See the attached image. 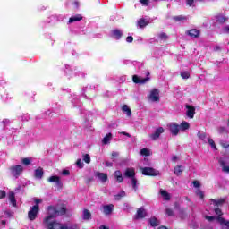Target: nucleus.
Returning a JSON list of instances; mask_svg holds the SVG:
<instances>
[{
    "instance_id": "1",
    "label": "nucleus",
    "mask_w": 229,
    "mask_h": 229,
    "mask_svg": "<svg viewBox=\"0 0 229 229\" xmlns=\"http://www.w3.org/2000/svg\"><path fill=\"white\" fill-rule=\"evenodd\" d=\"M48 216L43 220V225L47 229H80L77 225L67 226L66 225L60 224L55 221V217L57 216H64L65 214V208H62L60 210L53 206L47 208Z\"/></svg>"
},
{
    "instance_id": "2",
    "label": "nucleus",
    "mask_w": 229,
    "mask_h": 229,
    "mask_svg": "<svg viewBox=\"0 0 229 229\" xmlns=\"http://www.w3.org/2000/svg\"><path fill=\"white\" fill-rule=\"evenodd\" d=\"M38 212H40V207L38 205L30 207V209L28 212V218L30 221H35L38 216Z\"/></svg>"
},
{
    "instance_id": "3",
    "label": "nucleus",
    "mask_w": 229,
    "mask_h": 229,
    "mask_svg": "<svg viewBox=\"0 0 229 229\" xmlns=\"http://www.w3.org/2000/svg\"><path fill=\"white\" fill-rule=\"evenodd\" d=\"M12 176L14 178H19L20 174H22L24 167L21 165H13L10 167Z\"/></svg>"
},
{
    "instance_id": "4",
    "label": "nucleus",
    "mask_w": 229,
    "mask_h": 229,
    "mask_svg": "<svg viewBox=\"0 0 229 229\" xmlns=\"http://www.w3.org/2000/svg\"><path fill=\"white\" fill-rule=\"evenodd\" d=\"M141 173L145 176H158V174H160V172H158V170H156V169L151 168V167H143V168H141Z\"/></svg>"
},
{
    "instance_id": "5",
    "label": "nucleus",
    "mask_w": 229,
    "mask_h": 229,
    "mask_svg": "<svg viewBox=\"0 0 229 229\" xmlns=\"http://www.w3.org/2000/svg\"><path fill=\"white\" fill-rule=\"evenodd\" d=\"M148 99L152 101V103H158V101H160V91L158 89H152Z\"/></svg>"
},
{
    "instance_id": "6",
    "label": "nucleus",
    "mask_w": 229,
    "mask_h": 229,
    "mask_svg": "<svg viewBox=\"0 0 229 229\" xmlns=\"http://www.w3.org/2000/svg\"><path fill=\"white\" fill-rule=\"evenodd\" d=\"M186 115L189 119H194V114H196V107L194 106L186 105Z\"/></svg>"
},
{
    "instance_id": "7",
    "label": "nucleus",
    "mask_w": 229,
    "mask_h": 229,
    "mask_svg": "<svg viewBox=\"0 0 229 229\" xmlns=\"http://www.w3.org/2000/svg\"><path fill=\"white\" fill-rule=\"evenodd\" d=\"M218 163L220 164V167H222V172L229 174V164L226 159L220 158L218 160Z\"/></svg>"
},
{
    "instance_id": "8",
    "label": "nucleus",
    "mask_w": 229,
    "mask_h": 229,
    "mask_svg": "<svg viewBox=\"0 0 229 229\" xmlns=\"http://www.w3.org/2000/svg\"><path fill=\"white\" fill-rule=\"evenodd\" d=\"M165 130L163 127L157 128L154 133L150 134L149 137L152 140H157V139H160V135L164 133Z\"/></svg>"
},
{
    "instance_id": "9",
    "label": "nucleus",
    "mask_w": 229,
    "mask_h": 229,
    "mask_svg": "<svg viewBox=\"0 0 229 229\" xmlns=\"http://www.w3.org/2000/svg\"><path fill=\"white\" fill-rule=\"evenodd\" d=\"M132 80H133L134 83H139L140 85H144V83H148V81H149V77L142 78V77L134 75L132 77Z\"/></svg>"
},
{
    "instance_id": "10",
    "label": "nucleus",
    "mask_w": 229,
    "mask_h": 229,
    "mask_svg": "<svg viewBox=\"0 0 229 229\" xmlns=\"http://www.w3.org/2000/svg\"><path fill=\"white\" fill-rule=\"evenodd\" d=\"M147 216L148 213L146 212V209H144V208H140L137 210L134 219H144Z\"/></svg>"
},
{
    "instance_id": "11",
    "label": "nucleus",
    "mask_w": 229,
    "mask_h": 229,
    "mask_svg": "<svg viewBox=\"0 0 229 229\" xmlns=\"http://www.w3.org/2000/svg\"><path fill=\"white\" fill-rule=\"evenodd\" d=\"M95 176L98 178L102 183H106V182H108V175L105 173L96 172Z\"/></svg>"
},
{
    "instance_id": "12",
    "label": "nucleus",
    "mask_w": 229,
    "mask_h": 229,
    "mask_svg": "<svg viewBox=\"0 0 229 229\" xmlns=\"http://www.w3.org/2000/svg\"><path fill=\"white\" fill-rule=\"evenodd\" d=\"M169 130H170L172 135H178V133H180V125H178L176 123H170Z\"/></svg>"
},
{
    "instance_id": "13",
    "label": "nucleus",
    "mask_w": 229,
    "mask_h": 229,
    "mask_svg": "<svg viewBox=\"0 0 229 229\" xmlns=\"http://www.w3.org/2000/svg\"><path fill=\"white\" fill-rule=\"evenodd\" d=\"M34 177L38 180H42L44 178V168L38 167L34 171Z\"/></svg>"
},
{
    "instance_id": "14",
    "label": "nucleus",
    "mask_w": 229,
    "mask_h": 229,
    "mask_svg": "<svg viewBox=\"0 0 229 229\" xmlns=\"http://www.w3.org/2000/svg\"><path fill=\"white\" fill-rule=\"evenodd\" d=\"M216 220L221 225L222 228L229 229V221L225 219L224 217L217 216Z\"/></svg>"
},
{
    "instance_id": "15",
    "label": "nucleus",
    "mask_w": 229,
    "mask_h": 229,
    "mask_svg": "<svg viewBox=\"0 0 229 229\" xmlns=\"http://www.w3.org/2000/svg\"><path fill=\"white\" fill-rule=\"evenodd\" d=\"M124 176L126 178H131V180L132 178H135V169L133 168H127L124 172Z\"/></svg>"
},
{
    "instance_id": "16",
    "label": "nucleus",
    "mask_w": 229,
    "mask_h": 229,
    "mask_svg": "<svg viewBox=\"0 0 229 229\" xmlns=\"http://www.w3.org/2000/svg\"><path fill=\"white\" fill-rule=\"evenodd\" d=\"M103 210L106 216H110V214L114 212V205L113 204L106 205L103 207Z\"/></svg>"
},
{
    "instance_id": "17",
    "label": "nucleus",
    "mask_w": 229,
    "mask_h": 229,
    "mask_svg": "<svg viewBox=\"0 0 229 229\" xmlns=\"http://www.w3.org/2000/svg\"><path fill=\"white\" fill-rule=\"evenodd\" d=\"M82 219L84 221H90V219H92V214L89 209H84L82 211Z\"/></svg>"
},
{
    "instance_id": "18",
    "label": "nucleus",
    "mask_w": 229,
    "mask_h": 229,
    "mask_svg": "<svg viewBox=\"0 0 229 229\" xmlns=\"http://www.w3.org/2000/svg\"><path fill=\"white\" fill-rule=\"evenodd\" d=\"M112 37L116 40H119L123 37V31L118 29L112 30Z\"/></svg>"
},
{
    "instance_id": "19",
    "label": "nucleus",
    "mask_w": 229,
    "mask_h": 229,
    "mask_svg": "<svg viewBox=\"0 0 229 229\" xmlns=\"http://www.w3.org/2000/svg\"><path fill=\"white\" fill-rule=\"evenodd\" d=\"M174 21H175V22H187V21H189V16H183V15L174 16Z\"/></svg>"
},
{
    "instance_id": "20",
    "label": "nucleus",
    "mask_w": 229,
    "mask_h": 229,
    "mask_svg": "<svg viewBox=\"0 0 229 229\" xmlns=\"http://www.w3.org/2000/svg\"><path fill=\"white\" fill-rule=\"evenodd\" d=\"M9 201L12 203L13 207H17V200H15V193L9 192L8 194Z\"/></svg>"
},
{
    "instance_id": "21",
    "label": "nucleus",
    "mask_w": 229,
    "mask_h": 229,
    "mask_svg": "<svg viewBox=\"0 0 229 229\" xmlns=\"http://www.w3.org/2000/svg\"><path fill=\"white\" fill-rule=\"evenodd\" d=\"M183 169H185L183 165H177L174 168V173L176 174V176H180L182 175V173H183Z\"/></svg>"
},
{
    "instance_id": "22",
    "label": "nucleus",
    "mask_w": 229,
    "mask_h": 229,
    "mask_svg": "<svg viewBox=\"0 0 229 229\" xmlns=\"http://www.w3.org/2000/svg\"><path fill=\"white\" fill-rule=\"evenodd\" d=\"M48 182L50 183H56V185H62V182H60V177L58 176H51L48 178Z\"/></svg>"
},
{
    "instance_id": "23",
    "label": "nucleus",
    "mask_w": 229,
    "mask_h": 229,
    "mask_svg": "<svg viewBox=\"0 0 229 229\" xmlns=\"http://www.w3.org/2000/svg\"><path fill=\"white\" fill-rule=\"evenodd\" d=\"M188 35L190 37H192L193 38H197V37H199V30H198L196 29L190 30L188 31Z\"/></svg>"
},
{
    "instance_id": "24",
    "label": "nucleus",
    "mask_w": 229,
    "mask_h": 229,
    "mask_svg": "<svg viewBox=\"0 0 229 229\" xmlns=\"http://www.w3.org/2000/svg\"><path fill=\"white\" fill-rule=\"evenodd\" d=\"M110 140H112V133H108L106 134L104 139L102 140V144H104L105 146H106V144L110 143Z\"/></svg>"
},
{
    "instance_id": "25",
    "label": "nucleus",
    "mask_w": 229,
    "mask_h": 229,
    "mask_svg": "<svg viewBox=\"0 0 229 229\" xmlns=\"http://www.w3.org/2000/svg\"><path fill=\"white\" fill-rule=\"evenodd\" d=\"M122 110L126 114L127 117H131V109H130L128 105H123Z\"/></svg>"
},
{
    "instance_id": "26",
    "label": "nucleus",
    "mask_w": 229,
    "mask_h": 229,
    "mask_svg": "<svg viewBox=\"0 0 229 229\" xmlns=\"http://www.w3.org/2000/svg\"><path fill=\"white\" fill-rule=\"evenodd\" d=\"M81 19H83V17L81 14H77V15H75L73 17H71L69 19L68 22L71 24L72 22H77L78 21H81Z\"/></svg>"
},
{
    "instance_id": "27",
    "label": "nucleus",
    "mask_w": 229,
    "mask_h": 229,
    "mask_svg": "<svg viewBox=\"0 0 229 229\" xmlns=\"http://www.w3.org/2000/svg\"><path fill=\"white\" fill-rule=\"evenodd\" d=\"M161 196H163L164 199L165 201H169V199H171V195H169V193L167 192V191L165 190H161L160 191Z\"/></svg>"
},
{
    "instance_id": "28",
    "label": "nucleus",
    "mask_w": 229,
    "mask_h": 229,
    "mask_svg": "<svg viewBox=\"0 0 229 229\" xmlns=\"http://www.w3.org/2000/svg\"><path fill=\"white\" fill-rule=\"evenodd\" d=\"M216 22H219V24H225V22H226V21L228 20V18L223 15H217L216 16Z\"/></svg>"
},
{
    "instance_id": "29",
    "label": "nucleus",
    "mask_w": 229,
    "mask_h": 229,
    "mask_svg": "<svg viewBox=\"0 0 229 229\" xmlns=\"http://www.w3.org/2000/svg\"><path fill=\"white\" fill-rule=\"evenodd\" d=\"M191 128V124L188 122H182L181 123V130H182V131H185V130H189Z\"/></svg>"
},
{
    "instance_id": "30",
    "label": "nucleus",
    "mask_w": 229,
    "mask_h": 229,
    "mask_svg": "<svg viewBox=\"0 0 229 229\" xmlns=\"http://www.w3.org/2000/svg\"><path fill=\"white\" fill-rule=\"evenodd\" d=\"M124 196H126V192L124 191H122L121 192H119L118 194H116L114 196V199L116 201H119V200H121V198H124Z\"/></svg>"
},
{
    "instance_id": "31",
    "label": "nucleus",
    "mask_w": 229,
    "mask_h": 229,
    "mask_svg": "<svg viewBox=\"0 0 229 229\" xmlns=\"http://www.w3.org/2000/svg\"><path fill=\"white\" fill-rule=\"evenodd\" d=\"M211 201L215 205V207H219V205H223V203H225V199H220L218 200L211 199Z\"/></svg>"
},
{
    "instance_id": "32",
    "label": "nucleus",
    "mask_w": 229,
    "mask_h": 229,
    "mask_svg": "<svg viewBox=\"0 0 229 229\" xmlns=\"http://www.w3.org/2000/svg\"><path fill=\"white\" fill-rule=\"evenodd\" d=\"M149 223L152 226H158L160 225V222L156 217L150 218Z\"/></svg>"
},
{
    "instance_id": "33",
    "label": "nucleus",
    "mask_w": 229,
    "mask_h": 229,
    "mask_svg": "<svg viewBox=\"0 0 229 229\" xmlns=\"http://www.w3.org/2000/svg\"><path fill=\"white\" fill-rule=\"evenodd\" d=\"M138 26L140 28H146V26H148V21H146V20L144 19H140L139 21H138Z\"/></svg>"
},
{
    "instance_id": "34",
    "label": "nucleus",
    "mask_w": 229,
    "mask_h": 229,
    "mask_svg": "<svg viewBox=\"0 0 229 229\" xmlns=\"http://www.w3.org/2000/svg\"><path fill=\"white\" fill-rule=\"evenodd\" d=\"M158 38L161 39L163 42H165L167 38H169V37L167 36V34L162 32L158 35Z\"/></svg>"
},
{
    "instance_id": "35",
    "label": "nucleus",
    "mask_w": 229,
    "mask_h": 229,
    "mask_svg": "<svg viewBox=\"0 0 229 229\" xmlns=\"http://www.w3.org/2000/svg\"><path fill=\"white\" fill-rule=\"evenodd\" d=\"M82 160L83 162H85L86 164H89L90 163V155L89 154H84L82 156Z\"/></svg>"
},
{
    "instance_id": "36",
    "label": "nucleus",
    "mask_w": 229,
    "mask_h": 229,
    "mask_svg": "<svg viewBox=\"0 0 229 229\" xmlns=\"http://www.w3.org/2000/svg\"><path fill=\"white\" fill-rule=\"evenodd\" d=\"M21 163L23 164V165H30L31 164V158L25 157L21 160Z\"/></svg>"
},
{
    "instance_id": "37",
    "label": "nucleus",
    "mask_w": 229,
    "mask_h": 229,
    "mask_svg": "<svg viewBox=\"0 0 229 229\" xmlns=\"http://www.w3.org/2000/svg\"><path fill=\"white\" fill-rule=\"evenodd\" d=\"M140 155H143V156H145V157H149L151 154H150V152H149V149H148V148H142V149L140 150Z\"/></svg>"
},
{
    "instance_id": "38",
    "label": "nucleus",
    "mask_w": 229,
    "mask_h": 229,
    "mask_svg": "<svg viewBox=\"0 0 229 229\" xmlns=\"http://www.w3.org/2000/svg\"><path fill=\"white\" fill-rule=\"evenodd\" d=\"M197 137H199L201 140H205L207 139V133L199 131L197 133Z\"/></svg>"
},
{
    "instance_id": "39",
    "label": "nucleus",
    "mask_w": 229,
    "mask_h": 229,
    "mask_svg": "<svg viewBox=\"0 0 229 229\" xmlns=\"http://www.w3.org/2000/svg\"><path fill=\"white\" fill-rule=\"evenodd\" d=\"M181 76L183 80H189V78H191V73H189V72H181Z\"/></svg>"
},
{
    "instance_id": "40",
    "label": "nucleus",
    "mask_w": 229,
    "mask_h": 229,
    "mask_svg": "<svg viewBox=\"0 0 229 229\" xmlns=\"http://www.w3.org/2000/svg\"><path fill=\"white\" fill-rule=\"evenodd\" d=\"M220 145L222 146V148H225V149H227V148H229V141L221 140Z\"/></svg>"
},
{
    "instance_id": "41",
    "label": "nucleus",
    "mask_w": 229,
    "mask_h": 229,
    "mask_svg": "<svg viewBox=\"0 0 229 229\" xmlns=\"http://www.w3.org/2000/svg\"><path fill=\"white\" fill-rule=\"evenodd\" d=\"M131 183L132 188L134 189V191H137V179L135 177L131 179Z\"/></svg>"
},
{
    "instance_id": "42",
    "label": "nucleus",
    "mask_w": 229,
    "mask_h": 229,
    "mask_svg": "<svg viewBox=\"0 0 229 229\" xmlns=\"http://www.w3.org/2000/svg\"><path fill=\"white\" fill-rule=\"evenodd\" d=\"M196 194L199 196V198H200V199H203L205 198V194L199 189L196 191Z\"/></svg>"
},
{
    "instance_id": "43",
    "label": "nucleus",
    "mask_w": 229,
    "mask_h": 229,
    "mask_svg": "<svg viewBox=\"0 0 229 229\" xmlns=\"http://www.w3.org/2000/svg\"><path fill=\"white\" fill-rule=\"evenodd\" d=\"M76 165H77V167H79L80 169H83V162L81 161V159H78V160H77Z\"/></svg>"
},
{
    "instance_id": "44",
    "label": "nucleus",
    "mask_w": 229,
    "mask_h": 229,
    "mask_svg": "<svg viewBox=\"0 0 229 229\" xmlns=\"http://www.w3.org/2000/svg\"><path fill=\"white\" fill-rule=\"evenodd\" d=\"M208 142L209 143V146H211V148H213L214 149L216 148V143L214 142V140L208 139Z\"/></svg>"
},
{
    "instance_id": "45",
    "label": "nucleus",
    "mask_w": 229,
    "mask_h": 229,
    "mask_svg": "<svg viewBox=\"0 0 229 229\" xmlns=\"http://www.w3.org/2000/svg\"><path fill=\"white\" fill-rule=\"evenodd\" d=\"M165 214L168 215L169 216H173L174 215V213L173 212V209L171 208H166Z\"/></svg>"
},
{
    "instance_id": "46",
    "label": "nucleus",
    "mask_w": 229,
    "mask_h": 229,
    "mask_svg": "<svg viewBox=\"0 0 229 229\" xmlns=\"http://www.w3.org/2000/svg\"><path fill=\"white\" fill-rule=\"evenodd\" d=\"M115 179L118 183H123L124 182V178L123 177V175L115 177Z\"/></svg>"
},
{
    "instance_id": "47",
    "label": "nucleus",
    "mask_w": 229,
    "mask_h": 229,
    "mask_svg": "<svg viewBox=\"0 0 229 229\" xmlns=\"http://www.w3.org/2000/svg\"><path fill=\"white\" fill-rule=\"evenodd\" d=\"M140 3H141L143 6H148L149 4V0H140Z\"/></svg>"
},
{
    "instance_id": "48",
    "label": "nucleus",
    "mask_w": 229,
    "mask_h": 229,
    "mask_svg": "<svg viewBox=\"0 0 229 229\" xmlns=\"http://www.w3.org/2000/svg\"><path fill=\"white\" fill-rule=\"evenodd\" d=\"M194 1L196 0H186V4H188V6H194Z\"/></svg>"
},
{
    "instance_id": "49",
    "label": "nucleus",
    "mask_w": 229,
    "mask_h": 229,
    "mask_svg": "<svg viewBox=\"0 0 229 229\" xmlns=\"http://www.w3.org/2000/svg\"><path fill=\"white\" fill-rule=\"evenodd\" d=\"M193 186H194L196 189H199V187H201V184L199 183V182L194 181V182H193Z\"/></svg>"
},
{
    "instance_id": "50",
    "label": "nucleus",
    "mask_w": 229,
    "mask_h": 229,
    "mask_svg": "<svg viewBox=\"0 0 229 229\" xmlns=\"http://www.w3.org/2000/svg\"><path fill=\"white\" fill-rule=\"evenodd\" d=\"M3 198H6V191H0V199H3Z\"/></svg>"
},
{
    "instance_id": "51",
    "label": "nucleus",
    "mask_w": 229,
    "mask_h": 229,
    "mask_svg": "<svg viewBox=\"0 0 229 229\" xmlns=\"http://www.w3.org/2000/svg\"><path fill=\"white\" fill-rule=\"evenodd\" d=\"M215 213L216 214V216H223V211H221L220 208H216Z\"/></svg>"
},
{
    "instance_id": "52",
    "label": "nucleus",
    "mask_w": 229,
    "mask_h": 229,
    "mask_svg": "<svg viewBox=\"0 0 229 229\" xmlns=\"http://www.w3.org/2000/svg\"><path fill=\"white\" fill-rule=\"evenodd\" d=\"M62 174L63 176H69L71 172H69V170H63Z\"/></svg>"
},
{
    "instance_id": "53",
    "label": "nucleus",
    "mask_w": 229,
    "mask_h": 229,
    "mask_svg": "<svg viewBox=\"0 0 229 229\" xmlns=\"http://www.w3.org/2000/svg\"><path fill=\"white\" fill-rule=\"evenodd\" d=\"M118 176H123V173L119 170L114 172V178H117Z\"/></svg>"
},
{
    "instance_id": "54",
    "label": "nucleus",
    "mask_w": 229,
    "mask_h": 229,
    "mask_svg": "<svg viewBox=\"0 0 229 229\" xmlns=\"http://www.w3.org/2000/svg\"><path fill=\"white\" fill-rule=\"evenodd\" d=\"M126 42H129V43L133 42V37L128 36V37L126 38Z\"/></svg>"
},
{
    "instance_id": "55",
    "label": "nucleus",
    "mask_w": 229,
    "mask_h": 229,
    "mask_svg": "<svg viewBox=\"0 0 229 229\" xmlns=\"http://www.w3.org/2000/svg\"><path fill=\"white\" fill-rule=\"evenodd\" d=\"M225 131H226V129L225 127H220L218 129V133H225Z\"/></svg>"
},
{
    "instance_id": "56",
    "label": "nucleus",
    "mask_w": 229,
    "mask_h": 229,
    "mask_svg": "<svg viewBox=\"0 0 229 229\" xmlns=\"http://www.w3.org/2000/svg\"><path fill=\"white\" fill-rule=\"evenodd\" d=\"M206 219L208 221H214L215 217L214 216H206Z\"/></svg>"
},
{
    "instance_id": "57",
    "label": "nucleus",
    "mask_w": 229,
    "mask_h": 229,
    "mask_svg": "<svg viewBox=\"0 0 229 229\" xmlns=\"http://www.w3.org/2000/svg\"><path fill=\"white\" fill-rule=\"evenodd\" d=\"M112 165H114L113 163L108 162V161L106 162V167H112Z\"/></svg>"
},
{
    "instance_id": "58",
    "label": "nucleus",
    "mask_w": 229,
    "mask_h": 229,
    "mask_svg": "<svg viewBox=\"0 0 229 229\" xmlns=\"http://www.w3.org/2000/svg\"><path fill=\"white\" fill-rule=\"evenodd\" d=\"M115 157H119L118 152H112V158H115Z\"/></svg>"
},
{
    "instance_id": "59",
    "label": "nucleus",
    "mask_w": 229,
    "mask_h": 229,
    "mask_svg": "<svg viewBox=\"0 0 229 229\" xmlns=\"http://www.w3.org/2000/svg\"><path fill=\"white\" fill-rule=\"evenodd\" d=\"M35 203H36V205H38L39 203H42V199H36Z\"/></svg>"
},
{
    "instance_id": "60",
    "label": "nucleus",
    "mask_w": 229,
    "mask_h": 229,
    "mask_svg": "<svg viewBox=\"0 0 229 229\" xmlns=\"http://www.w3.org/2000/svg\"><path fill=\"white\" fill-rule=\"evenodd\" d=\"M224 32L229 34V26L224 28Z\"/></svg>"
},
{
    "instance_id": "61",
    "label": "nucleus",
    "mask_w": 229,
    "mask_h": 229,
    "mask_svg": "<svg viewBox=\"0 0 229 229\" xmlns=\"http://www.w3.org/2000/svg\"><path fill=\"white\" fill-rule=\"evenodd\" d=\"M121 134L122 135H125V137H131V135H130V133H128V132H124V131H123V132H121Z\"/></svg>"
},
{
    "instance_id": "62",
    "label": "nucleus",
    "mask_w": 229,
    "mask_h": 229,
    "mask_svg": "<svg viewBox=\"0 0 229 229\" xmlns=\"http://www.w3.org/2000/svg\"><path fill=\"white\" fill-rule=\"evenodd\" d=\"M176 160H178V157L173 156L172 157V162H176Z\"/></svg>"
},
{
    "instance_id": "63",
    "label": "nucleus",
    "mask_w": 229,
    "mask_h": 229,
    "mask_svg": "<svg viewBox=\"0 0 229 229\" xmlns=\"http://www.w3.org/2000/svg\"><path fill=\"white\" fill-rule=\"evenodd\" d=\"M99 229H110V228H108V227H106L105 225H100Z\"/></svg>"
},
{
    "instance_id": "64",
    "label": "nucleus",
    "mask_w": 229,
    "mask_h": 229,
    "mask_svg": "<svg viewBox=\"0 0 229 229\" xmlns=\"http://www.w3.org/2000/svg\"><path fill=\"white\" fill-rule=\"evenodd\" d=\"M3 123H4V124H6V123H10V120L5 119V120L3 121Z\"/></svg>"
}]
</instances>
